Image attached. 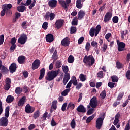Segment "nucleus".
Returning <instances> with one entry per match:
<instances>
[{"instance_id": "bb28decb", "label": "nucleus", "mask_w": 130, "mask_h": 130, "mask_svg": "<svg viewBox=\"0 0 130 130\" xmlns=\"http://www.w3.org/2000/svg\"><path fill=\"white\" fill-rule=\"evenodd\" d=\"M70 74L65 75L63 80V83L64 85H66L67 83L69 82V80H70Z\"/></svg>"}, {"instance_id": "e433bc0d", "label": "nucleus", "mask_w": 130, "mask_h": 130, "mask_svg": "<svg viewBox=\"0 0 130 130\" xmlns=\"http://www.w3.org/2000/svg\"><path fill=\"white\" fill-rule=\"evenodd\" d=\"M75 61V58H74V56L70 55L68 59V62L69 63H73L74 61Z\"/></svg>"}, {"instance_id": "0e129e2a", "label": "nucleus", "mask_w": 130, "mask_h": 130, "mask_svg": "<svg viewBox=\"0 0 130 130\" xmlns=\"http://www.w3.org/2000/svg\"><path fill=\"white\" fill-rule=\"evenodd\" d=\"M115 85V84L114 83H113V82H109L108 84V87L111 88V89H112V88H114Z\"/></svg>"}, {"instance_id": "dca6fc26", "label": "nucleus", "mask_w": 130, "mask_h": 130, "mask_svg": "<svg viewBox=\"0 0 130 130\" xmlns=\"http://www.w3.org/2000/svg\"><path fill=\"white\" fill-rule=\"evenodd\" d=\"M39 66H40V60L36 59L32 64V69L36 70V69H38V68H39Z\"/></svg>"}, {"instance_id": "423d86ee", "label": "nucleus", "mask_w": 130, "mask_h": 130, "mask_svg": "<svg viewBox=\"0 0 130 130\" xmlns=\"http://www.w3.org/2000/svg\"><path fill=\"white\" fill-rule=\"evenodd\" d=\"M117 43L118 51H124L125 49V43L122 42H120L119 40L117 41Z\"/></svg>"}, {"instance_id": "f3484780", "label": "nucleus", "mask_w": 130, "mask_h": 130, "mask_svg": "<svg viewBox=\"0 0 130 130\" xmlns=\"http://www.w3.org/2000/svg\"><path fill=\"white\" fill-rule=\"evenodd\" d=\"M70 42V38L66 37L61 41V44L63 46H69Z\"/></svg>"}, {"instance_id": "f257e3e1", "label": "nucleus", "mask_w": 130, "mask_h": 130, "mask_svg": "<svg viewBox=\"0 0 130 130\" xmlns=\"http://www.w3.org/2000/svg\"><path fill=\"white\" fill-rule=\"evenodd\" d=\"M59 69H58V70H52L48 72L47 76L46 77V80H47L48 81H52V80L59 74Z\"/></svg>"}, {"instance_id": "f8f14e48", "label": "nucleus", "mask_w": 130, "mask_h": 130, "mask_svg": "<svg viewBox=\"0 0 130 130\" xmlns=\"http://www.w3.org/2000/svg\"><path fill=\"white\" fill-rule=\"evenodd\" d=\"M71 0H66V1L64 0L59 1V4L64 8V9H67V8L69 7V4L71 3Z\"/></svg>"}, {"instance_id": "cd10ccee", "label": "nucleus", "mask_w": 130, "mask_h": 130, "mask_svg": "<svg viewBox=\"0 0 130 130\" xmlns=\"http://www.w3.org/2000/svg\"><path fill=\"white\" fill-rule=\"evenodd\" d=\"M45 75V69L42 68L40 70V75L39 78V80H42V79L44 77Z\"/></svg>"}, {"instance_id": "680f3d73", "label": "nucleus", "mask_w": 130, "mask_h": 130, "mask_svg": "<svg viewBox=\"0 0 130 130\" xmlns=\"http://www.w3.org/2000/svg\"><path fill=\"white\" fill-rule=\"evenodd\" d=\"M103 50V52H105L106 49H107V45L106 44H104L102 47Z\"/></svg>"}, {"instance_id": "9d476101", "label": "nucleus", "mask_w": 130, "mask_h": 130, "mask_svg": "<svg viewBox=\"0 0 130 130\" xmlns=\"http://www.w3.org/2000/svg\"><path fill=\"white\" fill-rule=\"evenodd\" d=\"M9 120H8V118L2 117L0 119V126H7Z\"/></svg>"}, {"instance_id": "a211bd4d", "label": "nucleus", "mask_w": 130, "mask_h": 130, "mask_svg": "<svg viewBox=\"0 0 130 130\" xmlns=\"http://www.w3.org/2000/svg\"><path fill=\"white\" fill-rule=\"evenodd\" d=\"M49 6L50 8H55L56 5H57V1L56 0H50L48 2Z\"/></svg>"}, {"instance_id": "4468645a", "label": "nucleus", "mask_w": 130, "mask_h": 130, "mask_svg": "<svg viewBox=\"0 0 130 130\" xmlns=\"http://www.w3.org/2000/svg\"><path fill=\"white\" fill-rule=\"evenodd\" d=\"M90 106L92 108H95L97 106V98L96 97H93L90 102Z\"/></svg>"}, {"instance_id": "6e6552de", "label": "nucleus", "mask_w": 130, "mask_h": 130, "mask_svg": "<svg viewBox=\"0 0 130 130\" xmlns=\"http://www.w3.org/2000/svg\"><path fill=\"white\" fill-rule=\"evenodd\" d=\"M111 18H112V13L110 12H107L104 16V22L107 23V22L111 20Z\"/></svg>"}, {"instance_id": "864d4df0", "label": "nucleus", "mask_w": 130, "mask_h": 130, "mask_svg": "<svg viewBox=\"0 0 130 130\" xmlns=\"http://www.w3.org/2000/svg\"><path fill=\"white\" fill-rule=\"evenodd\" d=\"M61 61H57L56 62V64H55V67L57 69H59V68H60V67H61Z\"/></svg>"}, {"instance_id": "6ab92c4d", "label": "nucleus", "mask_w": 130, "mask_h": 130, "mask_svg": "<svg viewBox=\"0 0 130 130\" xmlns=\"http://www.w3.org/2000/svg\"><path fill=\"white\" fill-rule=\"evenodd\" d=\"M46 40L47 42H52L54 39L53 38V35L51 34H48L46 36Z\"/></svg>"}, {"instance_id": "4d7b16f0", "label": "nucleus", "mask_w": 130, "mask_h": 130, "mask_svg": "<svg viewBox=\"0 0 130 130\" xmlns=\"http://www.w3.org/2000/svg\"><path fill=\"white\" fill-rule=\"evenodd\" d=\"M111 36H112L111 33H108L105 35V37L106 39H107V40L108 41V42H109V40L108 39H109V38H110Z\"/></svg>"}, {"instance_id": "39448f33", "label": "nucleus", "mask_w": 130, "mask_h": 130, "mask_svg": "<svg viewBox=\"0 0 130 130\" xmlns=\"http://www.w3.org/2000/svg\"><path fill=\"white\" fill-rule=\"evenodd\" d=\"M27 39H28V37L26 34H23L20 36V37L18 39V43H20L22 45H24L27 41Z\"/></svg>"}, {"instance_id": "2eb2a0df", "label": "nucleus", "mask_w": 130, "mask_h": 130, "mask_svg": "<svg viewBox=\"0 0 130 130\" xmlns=\"http://www.w3.org/2000/svg\"><path fill=\"white\" fill-rule=\"evenodd\" d=\"M34 110H35V108L33 107H31L29 104H27L25 106V112L27 113H33Z\"/></svg>"}, {"instance_id": "c756f323", "label": "nucleus", "mask_w": 130, "mask_h": 130, "mask_svg": "<svg viewBox=\"0 0 130 130\" xmlns=\"http://www.w3.org/2000/svg\"><path fill=\"white\" fill-rule=\"evenodd\" d=\"M14 97L12 96V95H9L7 96L6 99V102L7 103H12L14 101Z\"/></svg>"}, {"instance_id": "473e14b6", "label": "nucleus", "mask_w": 130, "mask_h": 130, "mask_svg": "<svg viewBox=\"0 0 130 130\" xmlns=\"http://www.w3.org/2000/svg\"><path fill=\"white\" fill-rule=\"evenodd\" d=\"M10 115V107H7L5 109V116L6 117V118L9 117Z\"/></svg>"}, {"instance_id": "a19ab883", "label": "nucleus", "mask_w": 130, "mask_h": 130, "mask_svg": "<svg viewBox=\"0 0 130 130\" xmlns=\"http://www.w3.org/2000/svg\"><path fill=\"white\" fill-rule=\"evenodd\" d=\"M77 32V27L72 26L70 28L71 34H74Z\"/></svg>"}, {"instance_id": "09e8293b", "label": "nucleus", "mask_w": 130, "mask_h": 130, "mask_svg": "<svg viewBox=\"0 0 130 130\" xmlns=\"http://www.w3.org/2000/svg\"><path fill=\"white\" fill-rule=\"evenodd\" d=\"M91 46H93V47H95V48H98V43L97 42L93 41L91 43Z\"/></svg>"}, {"instance_id": "37998d69", "label": "nucleus", "mask_w": 130, "mask_h": 130, "mask_svg": "<svg viewBox=\"0 0 130 130\" xmlns=\"http://www.w3.org/2000/svg\"><path fill=\"white\" fill-rule=\"evenodd\" d=\"M76 106V105L73 103H70L67 107V108H71V109H74L75 108V107Z\"/></svg>"}, {"instance_id": "3c124183", "label": "nucleus", "mask_w": 130, "mask_h": 130, "mask_svg": "<svg viewBox=\"0 0 130 130\" xmlns=\"http://www.w3.org/2000/svg\"><path fill=\"white\" fill-rule=\"evenodd\" d=\"M112 82H118V77L115 75H113L111 77Z\"/></svg>"}, {"instance_id": "79ce46f5", "label": "nucleus", "mask_w": 130, "mask_h": 130, "mask_svg": "<svg viewBox=\"0 0 130 130\" xmlns=\"http://www.w3.org/2000/svg\"><path fill=\"white\" fill-rule=\"evenodd\" d=\"M94 117H95V115H92V116L87 118L86 120V123H89V122H91V120H93Z\"/></svg>"}, {"instance_id": "ddd939ff", "label": "nucleus", "mask_w": 130, "mask_h": 130, "mask_svg": "<svg viewBox=\"0 0 130 130\" xmlns=\"http://www.w3.org/2000/svg\"><path fill=\"white\" fill-rule=\"evenodd\" d=\"M5 89L8 91L11 88V79L7 78L5 80Z\"/></svg>"}, {"instance_id": "774afa93", "label": "nucleus", "mask_w": 130, "mask_h": 130, "mask_svg": "<svg viewBox=\"0 0 130 130\" xmlns=\"http://www.w3.org/2000/svg\"><path fill=\"white\" fill-rule=\"evenodd\" d=\"M130 129V123L128 122L126 125L124 130H129Z\"/></svg>"}, {"instance_id": "7ed1b4c3", "label": "nucleus", "mask_w": 130, "mask_h": 130, "mask_svg": "<svg viewBox=\"0 0 130 130\" xmlns=\"http://www.w3.org/2000/svg\"><path fill=\"white\" fill-rule=\"evenodd\" d=\"M104 116H105V114L104 113L101 114L100 117H99L95 122V127L98 129H101L102 127V125H103V120H104Z\"/></svg>"}, {"instance_id": "0eeeda50", "label": "nucleus", "mask_w": 130, "mask_h": 130, "mask_svg": "<svg viewBox=\"0 0 130 130\" xmlns=\"http://www.w3.org/2000/svg\"><path fill=\"white\" fill-rule=\"evenodd\" d=\"M54 18H55V14L53 13L47 12L45 15V18L47 21H48V20L53 21L54 19Z\"/></svg>"}, {"instance_id": "9b49d317", "label": "nucleus", "mask_w": 130, "mask_h": 130, "mask_svg": "<svg viewBox=\"0 0 130 130\" xmlns=\"http://www.w3.org/2000/svg\"><path fill=\"white\" fill-rule=\"evenodd\" d=\"M64 23V21L62 19H58L56 20L55 25L57 29H60L62 26H63V23Z\"/></svg>"}, {"instance_id": "58836bf2", "label": "nucleus", "mask_w": 130, "mask_h": 130, "mask_svg": "<svg viewBox=\"0 0 130 130\" xmlns=\"http://www.w3.org/2000/svg\"><path fill=\"white\" fill-rule=\"evenodd\" d=\"M78 18L75 17L72 21V26H77L78 25Z\"/></svg>"}, {"instance_id": "ea45409f", "label": "nucleus", "mask_w": 130, "mask_h": 130, "mask_svg": "<svg viewBox=\"0 0 130 130\" xmlns=\"http://www.w3.org/2000/svg\"><path fill=\"white\" fill-rule=\"evenodd\" d=\"M22 91H23V89L20 87H17L15 89V93L17 95H20L22 93Z\"/></svg>"}, {"instance_id": "c03bdc74", "label": "nucleus", "mask_w": 130, "mask_h": 130, "mask_svg": "<svg viewBox=\"0 0 130 130\" xmlns=\"http://www.w3.org/2000/svg\"><path fill=\"white\" fill-rule=\"evenodd\" d=\"M71 128L74 129L76 127V122L75 121V119H73L70 123Z\"/></svg>"}, {"instance_id": "f03ea898", "label": "nucleus", "mask_w": 130, "mask_h": 130, "mask_svg": "<svg viewBox=\"0 0 130 130\" xmlns=\"http://www.w3.org/2000/svg\"><path fill=\"white\" fill-rule=\"evenodd\" d=\"M83 62L86 64V66H89V67H91V66H93L94 63H95V58H94V57L89 55V56H85L83 59Z\"/></svg>"}, {"instance_id": "bf43d9fd", "label": "nucleus", "mask_w": 130, "mask_h": 130, "mask_svg": "<svg viewBox=\"0 0 130 130\" xmlns=\"http://www.w3.org/2000/svg\"><path fill=\"white\" fill-rule=\"evenodd\" d=\"M84 37H80L78 41V44H82V43H83V42L84 41Z\"/></svg>"}, {"instance_id": "412c9836", "label": "nucleus", "mask_w": 130, "mask_h": 130, "mask_svg": "<svg viewBox=\"0 0 130 130\" xmlns=\"http://www.w3.org/2000/svg\"><path fill=\"white\" fill-rule=\"evenodd\" d=\"M77 111H78V112H83L84 113H85V112H86V108H85V107H84V106H83V105H79L77 107Z\"/></svg>"}, {"instance_id": "c85d7f7f", "label": "nucleus", "mask_w": 130, "mask_h": 130, "mask_svg": "<svg viewBox=\"0 0 130 130\" xmlns=\"http://www.w3.org/2000/svg\"><path fill=\"white\" fill-rule=\"evenodd\" d=\"M62 69L63 72H64V73H65V75H70V73H69V67H68V66L63 65L62 66Z\"/></svg>"}, {"instance_id": "7c9ffc66", "label": "nucleus", "mask_w": 130, "mask_h": 130, "mask_svg": "<svg viewBox=\"0 0 130 130\" xmlns=\"http://www.w3.org/2000/svg\"><path fill=\"white\" fill-rule=\"evenodd\" d=\"M74 86H77L78 85V81H77V78L75 76L72 77V80L70 81Z\"/></svg>"}, {"instance_id": "de8ad7c7", "label": "nucleus", "mask_w": 130, "mask_h": 130, "mask_svg": "<svg viewBox=\"0 0 130 130\" xmlns=\"http://www.w3.org/2000/svg\"><path fill=\"white\" fill-rule=\"evenodd\" d=\"M52 59H54V61L57 60V52L55 51L52 56Z\"/></svg>"}, {"instance_id": "69168bd1", "label": "nucleus", "mask_w": 130, "mask_h": 130, "mask_svg": "<svg viewBox=\"0 0 130 130\" xmlns=\"http://www.w3.org/2000/svg\"><path fill=\"white\" fill-rule=\"evenodd\" d=\"M4 35H2L0 36V45H2V44L4 43Z\"/></svg>"}, {"instance_id": "49530a36", "label": "nucleus", "mask_w": 130, "mask_h": 130, "mask_svg": "<svg viewBox=\"0 0 130 130\" xmlns=\"http://www.w3.org/2000/svg\"><path fill=\"white\" fill-rule=\"evenodd\" d=\"M39 114H40L39 111H37L36 112H35L34 113V116H33L34 118L35 119H36V118H38L40 115Z\"/></svg>"}, {"instance_id": "e2e57ef3", "label": "nucleus", "mask_w": 130, "mask_h": 130, "mask_svg": "<svg viewBox=\"0 0 130 130\" xmlns=\"http://www.w3.org/2000/svg\"><path fill=\"white\" fill-rule=\"evenodd\" d=\"M20 17H21V13L19 12H16L15 13V20H18L19 18H20Z\"/></svg>"}, {"instance_id": "5fc2aeb1", "label": "nucleus", "mask_w": 130, "mask_h": 130, "mask_svg": "<svg viewBox=\"0 0 130 130\" xmlns=\"http://www.w3.org/2000/svg\"><path fill=\"white\" fill-rule=\"evenodd\" d=\"M112 21H113V22L114 23V24H116L117 23H118V17L114 16L113 18Z\"/></svg>"}, {"instance_id": "4c0bfd02", "label": "nucleus", "mask_w": 130, "mask_h": 130, "mask_svg": "<svg viewBox=\"0 0 130 130\" xmlns=\"http://www.w3.org/2000/svg\"><path fill=\"white\" fill-rule=\"evenodd\" d=\"M79 79L81 82H85L86 81V75L81 74L79 75Z\"/></svg>"}, {"instance_id": "8fccbe9b", "label": "nucleus", "mask_w": 130, "mask_h": 130, "mask_svg": "<svg viewBox=\"0 0 130 130\" xmlns=\"http://www.w3.org/2000/svg\"><path fill=\"white\" fill-rule=\"evenodd\" d=\"M100 95L101 98H102V99H104V98L106 97V91L105 90H104L100 93Z\"/></svg>"}, {"instance_id": "5701e85b", "label": "nucleus", "mask_w": 130, "mask_h": 130, "mask_svg": "<svg viewBox=\"0 0 130 130\" xmlns=\"http://www.w3.org/2000/svg\"><path fill=\"white\" fill-rule=\"evenodd\" d=\"M26 60V58L24 56H20L18 58V61L20 64H23Z\"/></svg>"}, {"instance_id": "c9c22d12", "label": "nucleus", "mask_w": 130, "mask_h": 130, "mask_svg": "<svg viewBox=\"0 0 130 130\" xmlns=\"http://www.w3.org/2000/svg\"><path fill=\"white\" fill-rule=\"evenodd\" d=\"M71 91V89H66L64 91L61 92L62 96H67L70 91Z\"/></svg>"}, {"instance_id": "2f4dec72", "label": "nucleus", "mask_w": 130, "mask_h": 130, "mask_svg": "<svg viewBox=\"0 0 130 130\" xmlns=\"http://www.w3.org/2000/svg\"><path fill=\"white\" fill-rule=\"evenodd\" d=\"M25 10L26 7L24 6L17 7V11H18V12H21L22 13H23V12H24Z\"/></svg>"}, {"instance_id": "052dcab7", "label": "nucleus", "mask_w": 130, "mask_h": 130, "mask_svg": "<svg viewBox=\"0 0 130 130\" xmlns=\"http://www.w3.org/2000/svg\"><path fill=\"white\" fill-rule=\"evenodd\" d=\"M2 9H3V10L1 12V16H2V17H4L6 13H7V12L8 11L6 10H5V8H2Z\"/></svg>"}, {"instance_id": "393cba45", "label": "nucleus", "mask_w": 130, "mask_h": 130, "mask_svg": "<svg viewBox=\"0 0 130 130\" xmlns=\"http://www.w3.org/2000/svg\"><path fill=\"white\" fill-rule=\"evenodd\" d=\"M119 117H120V114H119V113L115 115V120L113 122V124L115 125H117V123H118V122L119 121Z\"/></svg>"}, {"instance_id": "1a4fd4ad", "label": "nucleus", "mask_w": 130, "mask_h": 130, "mask_svg": "<svg viewBox=\"0 0 130 130\" xmlns=\"http://www.w3.org/2000/svg\"><path fill=\"white\" fill-rule=\"evenodd\" d=\"M35 4H36V0H27L25 5L26 6H29L30 5L29 9L32 10L34 6H35Z\"/></svg>"}, {"instance_id": "6e6d98bb", "label": "nucleus", "mask_w": 130, "mask_h": 130, "mask_svg": "<svg viewBox=\"0 0 130 130\" xmlns=\"http://www.w3.org/2000/svg\"><path fill=\"white\" fill-rule=\"evenodd\" d=\"M90 47H91V45L90 44V43L87 42L86 44V46H85L86 50H87V51H89V50H90Z\"/></svg>"}, {"instance_id": "f704fd0d", "label": "nucleus", "mask_w": 130, "mask_h": 130, "mask_svg": "<svg viewBox=\"0 0 130 130\" xmlns=\"http://www.w3.org/2000/svg\"><path fill=\"white\" fill-rule=\"evenodd\" d=\"M57 104V101H53L52 102L51 110H52V108H53V109H56V108H57V106L56 105Z\"/></svg>"}, {"instance_id": "b1692460", "label": "nucleus", "mask_w": 130, "mask_h": 130, "mask_svg": "<svg viewBox=\"0 0 130 130\" xmlns=\"http://www.w3.org/2000/svg\"><path fill=\"white\" fill-rule=\"evenodd\" d=\"M12 4H4L2 6V9H5L8 12V11H10V9H12Z\"/></svg>"}, {"instance_id": "4be33fe9", "label": "nucleus", "mask_w": 130, "mask_h": 130, "mask_svg": "<svg viewBox=\"0 0 130 130\" xmlns=\"http://www.w3.org/2000/svg\"><path fill=\"white\" fill-rule=\"evenodd\" d=\"M25 101H26V96H23L18 101V106H23L24 104H25Z\"/></svg>"}, {"instance_id": "72a5a7b5", "label": "nucleus", "mask_w": 130, "mask_h": 130, "mask_svg": "<svg viewBox=\"0 0 130 130\" xmlns=\"http://www.w3.org/2000/svg\"><path fill=\"white\" fill-rule=\"evenodd\" d=\"M76 7L78 9H82L83 7V4L81 3V0H77L76 1Z\"/></svg>"}, {"instance_id": "603ef678", "label": "nucleus", "mask_w": 130, "mask_h": 130, "mask_svg": "<svg viewBox=\"0 0 130 130\" xmlns=\"http://www.w3.org/2000/svg\"><path fill=\"white\" fill-rule=\"evenodd\" d=\"M42 28L44 30H47V28H48V22H45L42 25Z\"/></svg>"}, {"instance_id": "13d9d810", "label": "nucleus", "mask_w": 130, "mask_h": 130, "mask_svg": "<svg viewBox=\"0 0 130 130\" xmlns=\"http://www.w3.org/2000/svg\"><path fill=\"white\" fill-rule=\"evenodd\" d=\"M17 42V39L16 38L13 37L11 39L10 43L11 44H15Z\"/></svg>"}, {"instance_id": "338daca9", "label": "nucleus", "mask_w": 130, "mask_h": 130, "mask_svg": "<svg viewBox=\"0 0 130 130\" xmlns=\"http://www.w3.org/2000/svg\"><path fill=\"white\" fill-rule=\"evenodd\" d=\"M94 112V109H90L87 111V115H91Z\"/></svg>"}, {"instance_id": "a18cd8bd", "label": "nucleus", "mask_w": 130, "mask_h": 130, "mask_svg": "<svg viewBox=\"0 0 130 130\" xmlns=\"http://www.w3.org/2000/svg\"><path fill=\"white\" fill-rule=\"evenodd\" d=\"M124 95V92H120L119 94V95H118L117 100H118V101H119V100H121V99H122V97H123Z\"/></svg>"}, {"instance_id": "aec40b11", "label": "nucleus", "mask_w": 130, "mask_h": 130, "mask_svg": "<svg viewBox=\"0 0 130 130\" xmlns=\"http://www.w3.org/2000/svg\"><path fill=\"white\" fill-rule=\"evenodd\" d=\"M85 15H86V13H85V11L83 10H80L78 12V20H82L84 17H85Z\"/></svg>"}, {"instance_id": "a878e982", "label": "nucleus", "mask_w": 130, "mask_h": 130, "mask_svg": "<svg viewBox=\"0 0 130 130\" xmlns=\"http://www.w3.org/2000/svg\"><path fill=\"white\" fill-rule=\"evenodd\" d=\"M17 69V66L16 64L12 63L9 67V70L11 73H14V72H16V70Z\"/></svg>"}, {"instance_id": "20e7f679", "label": "nucleus", "mask_w": 130, "mask_h": 130, "mask_svg": "<svg viewBox=\"0 0 130 130\" xmlns=\"http://www.w3.org/2000/svg\"><path fill=\"white\" fill-rule=\"evenodd\" d=\"M101 30V26L100 25H98L96 28L92 27L90 29L89 31V35L91 37H94V35L95 36H97L98 35V34L100 32V30Z\"/></svg>"}]
</instances>
